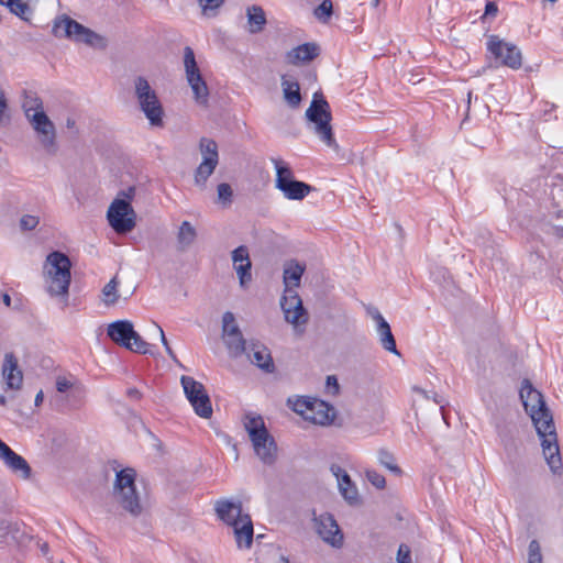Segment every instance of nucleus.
<instances>
[{"label": "nucleus", "mask_w": 563, "mask_h": 563, "mask_svg": "<svg viewBox=\"0 0 563 563\" xmlns=\"http://www.w3.org/2000/svg\"><path fill=\"white\" fill-rule=\"evenodd\" d=\"M223 3L224 0H199L202 13L206 16H211L210 12L220 8Z\"/></svg>", "instance_id": "46"}, {"label": "nucleus", "mask_w": 563, "mask_h": 563, "mask_svg": "<svg viewBox=\"0 0 563 563\" xmlns=\"http://www.w3.org/2000/svg\"><path fill=\"white\" fill-rule=\"evenodd\" d=\"M135 196V187L130 186L129 188L119 191L117 198L126 199L130 203Z\"/></svg>", "instance_id": "51"}, {"label": "nucleus", "mask_w": 563, "mask_h": 563, "mask_svg": "<svg viewBox=\"0 0 563 563\" xmlns=\"http://www.w3.org/2000/svg\"><path fill=\"white\" fill-rule=\"evenodd\" d=\"M368 312H369V314H371V317L373 318L374 321H375V316H377V313H380L378 311V309H376V308L369 309Z\"/></svg>", "instance_id": "64"}, {"label": "nucleus", "mask_w": 563, "mask_h": 563, "mask_svg": "<svg viewBox=\"0 0 563 563\" xmlns=\"http://www.w3.org/2000/svg\"><path fill=\"white\" fill-rule=\"evenodd\" d=\"M307 128L328 147L334 151L339 145L334 139L331 120V109L329 102L321 92H314L311 103L305 112Z\"/></svg>", "instance_id": "2"}, {"label": "nucleus", "mask_w": 563, "mask_h": 563, "mask_svg": "<svg viewBox=\"0 0 563 563\" xmlns=\"http://www.w3.org/2000/svg\"><path fill=\"white\" fill-rule=\"evenodd\" d=\"M412 390H413L415 393L420 394V395H421L422 397H424L426 399H430V398H431V396H430L429 391H427V390H424V389H422V388H420V387H418V386H413V387H412Z\"/></svg>", "instance_id": "58"}, {"label": "nucleus", "mask_w": 563, "mask_h": 563, "mask_svg": "<svg viewBox=\"0 0 563 563\" xmlns=\"http://www.w3.org/2000/svg\"><path fill=\"white\" fill-rule=\"evenodd\" d=\"M126 395L130 398L135 399V400L141 399V396H142L141 391L139 389L134 388V387L133 388H129L126 390Z\"/></svg>", "instance_id": "56"}, {"label": "nucleus", "mask_w": 563, "mask_h": 563, "mask_svg": "<svg viewBox=\"0 0 563 563\" xmlns=\"http://www.w3.org/2000/svg\"><path fill=\"white\" fill-rule=\"evenodd\" d=\"M375 322H376V331L378 333L379 342H380L382 346L386 351H388L395 355H399L395 336L390 330V325L385 320V318L382 316V313H377V316H375Z\"/></svg>", "instance_id": "21"}, {"label": "nucleus", "mask_w": 563, "mask_h": 563, "mask_svg": "<svg viewBox=\"0 0 563 563\" xmlns=\"http://www.w3.org/2000/svg\"><path fill=\"white\" fill-rule=\"evenodd\" d=\"M320 48L316 43H305L289 51L286 55L289 64L308 63L318 57Z\"/></svg>", "instance_id": "20"}, {"label": "nucleus", "mask_w": 563, "mask_h": 563, "mask_svg": "<svg viewBox=\"0 0 563 563\" xmlns=\"http://www.w3.org/2000/svg\"><path fill=\"white\" fill-rule=\"evenodd\" d=\"M377 457H378L379 464L382 466L386 467L388 471H390L397 475L401 473V470L399 468V466L396 463L395 456L389 451H387L385 449H379L378 453H377Z\"/></svg>", "instance_id": "36"}, {"label": "nucleus", "mask_w": 563, "mask_h": 563, "mask_svg": "<svg viewBox=\"0 0 563 563\" xmlns=\"http://www.w3.org/2000/svg\"><path fill=\"white\" fill-rule=\"evenodd\" d=\"M234 268L239 276L240 285L242 287H244L246 285V283L251 282V279H252V275H251L252 263H251V261H247L243 264L234 265Z\"/></svg>", "instance_id": "40"}, {"label": "nucleus", "mask_w": 563, "mask_h": 563, "mask_svg": "<svg viewBox=\"0 0 563 563\" xmlns=\"http://www.w3.org/2000/svg\"><path fill=\"white\" fill-rule=\"evenodd\" d=\"M313 520L316 531L324 542L338 549L343 545V534L331 514H321Z\"/></svg>", "instance_id": "14"}, {"label": "nucleus", "mask_w": 563, "mask_h": 563, "mask_svg": "<svg viewBox=\"0 0 563 563\" xmlns=\"http://www.w3.org/2000/svg\"><path fill=\"white\" fill-rule=\"evenodd\" d=\"M30 0H0V4L9 9V11L19 16L21 20L29 22L33 15V9L29 4Z\"/></svg>", "instance_id": "28"}, {"label": "nucleus", "mask_w": 563, "mask_h": 563, "mask_svg": "<svg viewBox=\"0 0 563 563\" xmlns=\"http://www.w3.org/2000/svg\"><path fill=\"white\" fill-rule=\"evenodd\" d=\"M398 563H411V552L408 545L400 544L397 552Z\"/></svg>", "instance_id": "48"}, {"label": "nucleus", "mask_w": 563, "mask_h": 563, "mask_svg": "<svg viewBox=\"0 0 563 563\" xmlns=\"http://www.w3.org/2000/svg\"><path fill=\"white\" fill-rule=\"evenodd\" d=\"M107 220L114 232L126 234L136 225V213L126 199L115 198L108 208Z\"/></svg>", "instance_id": "9"}, {"label": "nucleus", "mask_w": 563, "mask_h": 563, "mask_svg": "<svg viewBox=\"0 0 563 563\" xmlns=\"http://www.w3.org/2000/svg\"><path fill=\"white\" fill-rule=\"evenodd\" d=\"M134 92L140 109L150 123L154 126H162L164 114L163 106L148 80L142 76L136 77L134 80Z\"/></svg>", "instance_id": "8"}, {"label": "nucleus", "mask_w": 563, "mask_h": 563, "mask_svg": "<svg viewBox=\"0 0 563 563\" xmlns=\"http://www.w3.org/2000/svg\"><path fill=\"white\" fill-rule=\"evenodd\" d=\"M33 108H26L25 114L30 119L33 129L37 132L42 145L49 152L55 151V126L43 110L31 114Z\"/></svg>", "instance_id": "13"}, {"label": "nucleus", "mask_w": 563, "mask_h": 563, "mask_svg": "<svg viewBox=\"0 0 563 563\" xmlns=\"http://www.w3.org/2000/svg\"><path fill=\"white\" fill-rule=\"evenodd\" d=\"M108 336L118 345L131 349V336L134 335L133 323L129 320H118L108 325Z\"/></svg>", "instance_id": "19"}, {"label": "nucleus", "mask_w": 563, "mask_h": 563, "mask_svg": "<svg viewBox=\"0 0 563 563\" xmlns=\"http://www.w3.org/2000/svg\"><path fill=\"white\" fill-rule=\"evenodd\" d=\"M432 399L435 404L440 405L442 417H443L444 421L446 422V416H445V410H444L445 401H444L443 397L439 396L438 394H434L432 396Z\"/></svg>", "instance_id": "54"}, {"label": "nucleus", "mask_w": 563, "mask_h": 563, "mask_svg": "<svg viewBox=\"0 0 563 563\" xmlns=\"http://www.w3.org/2000/svg\"><path fill=\"white\" fill-rule=\"evenodd\" d=\"M495 62L500 60V64L511 69H519L522 65L521 51L511 43L505 42L495 35Z\"/></svg>", "instance_id": "16"}, {"label": "nucleus", "mask_w": 563, "mask_h": 563, "mask_svg": "<svg viewBox=\"0 0 563 563\" xmlns=\"http://www.w3.org/2000/svg\"><path fill=\"white\" fill-rule=\"evenodd\" d=\"M280 307L287 322L294 325L307 323L308 312L305 309L302 300L296 289H284V295L280 299Z\"/></svg>", "instance_id": "12"}, {"label": "nucleus", "mask_w": 563, "mask_h": 563, "mask_svg": "<svg viewBox=\"0 0 563 563\" xmlns=\"http://www.w3.org/2000/svg\"><path fill=\"white\" fill-rule=\"evenodd\" d=\"M490 398H492V396H490L489 391H487V393L482 391V400H483V402L487 404V406L489 405Z\"/></svg>", "instance_id": "61"}, {"label": "nucleus", "mask_w": 563, "mask_h": 563, "mask_svg": "<svg viewBox=\"0 0 563 563\" xmlns=\"http://www.w3.org/2000/svg\"><path fill=\"white\" fill-rule=\"evenodd\" d=\"M53 33L57 37H67L78 43H85L97 49L107 47V40L103 36L67 15L55 21Z\"/></svg>", "instance_id": "7"}, {"label": "nucleus", "mask_w": 563, "mask_h": 563, "mask_svg": "<svg viewBox=\"0 0 563 563\" xmlns=\"http://www.w3.org/2000/svg\"><path fill=\"white\" fill-rule=\"evenodd\" d=\"M135 476V471L131 467H126L117 472L113 484L114 498L120 506L133 517L140 516L143 511L140 496L136 492Z\"/></svg>", "instance_id": "5"}, {"label": "nucleus", "mask_w": 563, "mask_h": 563, "mask_svg": "<svg viewBox=\"0 0 563 563\" xmlns=\"http://www.w3.org/2000/svg\"><path fill=\"white\" fill-rule=\"evenodd\" d=\"M71 387V383L66 378L58 377L56 380V388L59 393H65Z\"/></svg>", "instance_id": "52"}, {"label": "nucleus", "mask_w": 563, "mask_h": 563, "mask_svg": "<svg viewBox=\"0 0 563 563\" xmlns=\"http://www.w3.org/2000/svg\"><path fill=\"white\" fill-rule=\"evenodd\" d=\"M528 563H543L540 543L532 540L528 547Z\"/></svg>", "instance_id": "41"}, {"label": "nucleus", "mask_w": 563, "mask_h": 563, "mask_svg": "<svg viewBox=\"0 0 563 563\" xmlns=\"http://www.w3.org/2000/svg\"><path fill=\"white\" fill-rule=\"evenodd\" d=\"M71 263L69 257L55 251L48 254L45 262V271L49 277L47 291L51 296H66L68 294L71 274Z\"/></svg>", "instance_id": "6"}, {"label": "nucleus", "mask_w": 563, "mask_h": 563, "mask_svg": "<svg viewBox=\"0 0 563 563\" xmlns=\"http://www.w3.org/2000/svg\"><path fill=\"white\" fill-rule=\"evenodd\" d=\"M289 200H302L313 188L300 180L294 179L279 189Z\"/></svg>", "instance_id": "25"}, {"label": "nucleus", "mask_w": 563, "mask_h": 563, "mask_svg": "<svg viewBox=\"0 0 563 563\" xmlns=\"http://www.w3.org/2000/svg\"><path fill=\"white\" fill-rule=\"evenodd\" d=\"M247 23H249V32L251 34H256L263 31L266 25V15L262 7L252 5L246 10Z\"/></svg>", "instance_id": "27"}, {"label": "nucleus", "mask_w": 563, "mask_h": 563, "mask_svg": "<svg viewBox=\"0 0 563 563\" xmlns=\"http://www.w3.org/2000/svg\"><path fill=\"white\" fill-rule=\"evenodd\" d=\"M184 68L186 79L194 92L196 102L201 106H207L209 100V88L206 80L202 78L196 62L195 53L189 46L184 48Z\"/></svg>", "instance_id": "10"}, {"label": "nucleus", "mask_w": 563, "mask_h": 563, "mask_svg": "<svg viewBox=\"0 0 563 563\" xmlns=\"http://www.w3.org/2000/svg\"><path fill=\"white\" fill-rule=\"evenodd\" d=\"M42 401H43V393H42V391H40V393L35 396V406H38Z\"/></svg>", "instance_id": "63"}, {"label": "nucleus", "mask_w": 563, "mask_h": 563, "mask_svg": "<svg viewBox=\"0 0 563 563\" xmlns=\"http://www.w3.org/2000/svg\"><path fill=\"white\" fill-rule=\"evenodd\" d=\"M493 14V1L488 0L485 5L484 14L482 15V19H485Z\"/></svg>", "instance_id": "57"}, {"label": "nucleus", "mask_w": 563, "mask_h": 563, "mask_svg": "<svg viewBox=\"0 0 563 563\" xmlns=\"http://www.w3.org/2000/svg\"><path fill=\"white\" fill-rule=\"evenodd\" d=\"M325 386H327V389L330 393H332L333 395L339 393V382L334 375L327 376Z\"/></svg>", "instance_id": "50"}, {"label": "nucleus", "mask_w": 563, "mask_h": 563, "mask_svg": "<svg viewBox=\"0 0 563 563\" xmlns=\"http://www.w3.org/2000/svg\"><path fill=\"white\" fill-rule=\"evenodd\" d=\"M305 271V264H301L295 260L286 262L283 273L285 289H296L299 287Z\"/></svg>", "instance_id": "22"}, {"label": "nucleus", "mask_w": 563, "mask_h": 563, "mask_svg": "<svg viewBox=\"0 0 563 563\" xmlns=\"http://www.w3.org/2000/svg\"><path fill=\"white\" fill-rule=\"evenodd\" d=\"M476 362H477V373L478 374H484L485 371H486V367L484 365H482V362H481V354H478L476 356Z\"/></svg>", "instance_id": "60"}, {"label": "nucleus", "mask_w": 563, "mask_h": 563, "mask_svg": "<svg viewBox=\"0 0 563 563\" xmlns=\"http://www.w3.org/2000/svg\"><path fill=\"white\" fill-rule=\"evenodd\" d=\"M216 512L222 521L233 527L238 547L251 548L253 522L250 515L242 512V504L221 499L216 503Z\"/></svg>", "instance_id": "3"}, {"label": "nucleus", "mask_w": 563, "mask_h": 563, "mask_svg": "<svg viewBox=\"0 0 563 563\" xmlns=\"http://www.w3.org/2000/svg\"><path fill=\"white\" fill-rule=\"evenodd\" d=\"M282 88L286 103L292 109L298 108L302 99L298 81L287 79L285 76H283Z\"/></svg>", "instance_id": "24"}, {"label": "nucleus", "mask_w": 563, "mask_h": 563, "mask_svg": "<svg viewBox=\"0 0 563 563\" xmlns=\"http://www.w3.org/2000/svg\"><path fill=\"white\" fill-rule=\"evenodd\" d=\"M1 372L7 389L20 390L22 388L23 372L19 366L18 357L12 352L4 354Z\"/></svg>", "instance_id": "17"}, {"label": "nucleus", "mask_w": 563, "mask_h": 563, "mask_svg": "<svg viewBox=\"0 0 563 563\" xmlns=\"http://www.w3.org/2000/svg\"><path fill=\"white\" fill-rule=\"evenodd\" d=\"M217 191H218V199L221 202H223V203L231 202L233 191L229 184L222 183V184L218 185Z\"/></svg>", "instance_id": "43"}, {"label": "nucleus", "mask_w": 563, "mask_h": 563, "mask_svg": "<svg viewBox=\"0 0 563 563\" xmlns=\"http://www.w3.org/2000/svg\"><path fill=\"white\" fill-rule=\"evenodd\" d=\"M252 364L266 373H273L275 369L271 351L261 342L252 341L245 353Z\"/></svg>", "instance_id": "18"}, {"label": "nucleus", "mask_w": 563, "mask_h": 563, "mask_svg": "<svg viewBox=\"0 0 563 563\" xmlns=\"http://www.w3.org/2000/svg\"><path fill=\"white\" fill-rule=\"evenodd\" d=\"M2 301L7 307L11 306V297L7 292L2 295Z\"/></svg>", "instance_id": "62"}, {"label": "nucleus", "mask_w": 563, "mask_h": 563, "mask_svg": "<svg viewBox=\"0 0 563 563\" xmlns=\"http://www.w3.org/2000/svg\"><path fill=\"white\" fill-rule=\"evenodd\" d=\"M131 351L142 354L154 355L151 350V344L142 339V336L134 330V335L131 336Z\"/></svg>", "instance_id": "38"}, {"label": "nucleus", "mask_w": 563, "mask_h": 563, "mask_svg": "<svg viewBox=\"0 0 563 563\" xmlns=\"http://www.w3.org/2000/svg\"><path fill=\"white\" fill-rule=\"evenodd\" d=\"M40 222L38 217L33 214H24L20 219V228L23 231H31L34 230Z\"/></svg>", "instance_id": "44"}, {"label": "nucleus", "mask_w": 563, "mask_h": 563, "mask_svg": "<svg viewBox=\"0 0 563 563\" xmlns=\"http://www.w3.org/2000/svg\"><path fill=\"white\" fill-rule=\"evenodd\" d=\"M272 163L276 169L275 187L277 189H280L287 183H290L295 179L292 170L284 161L280 158H272Z\"/></svg>", "instance_id": "32"}, {"label": "nucleus", "mask_w": 563, "mask_h": 563, "mask_svg": "<svg viewBox=\"0 0 563 563\" xmlns=\"http://www.w3.org/2000/svg\"><path fill=\"white\" fill-rule=\"evenodd\" d=\"M0 460L14 474L23 479H29L32 475V468L27 461L15 453L7 443L0 439Z\"/></svg>", "instance_id": "15"}, {"label": "nucleus", "mask_w": 563, "mask_h": 563, "mask_svg": "<svg viewBox=\"0 0 563 563\" xmlns=\"http://www.w3.org/2000/svg\"><path fill=\"white\" fill-rule=\"evenodd\" d=\"M338 485L342 497L349 505L355 506L360 504L357 488L349 474H343Z\"/></svg>", "instance_id": "29"}, {"label": "nucleus", "mask_w": 563, "mask_h": 563, "mask_svg": "<svg viewBox=\"0 0 563 563\" xmlns=\"http://www.w3.org/2000/svg\"><path fill=\"white\" fill-rule=\"evenodd\" d=\"M331 472L333 473V475L336 477V481H338V484L340 483V479L342 477L343 474H347L341 466L339 465H332L331 466Z\"/></svg>", "instance_id": "55"}, {"label": "nucleus", "mask_w": 563, "mask_h": 563, "mask_svg": "<svg viewBox=\"0 0 563 563\" xmlns=\"http://www.w3.org/2000/svg\"><path fill=\"white\" fill-rule=\"evenodd\" d=\"M225 347L228 349L229 355L232 358H238L246 353L249 344L244 339L243 334L240 333L236 336L222 338Z\"/></svg>", "instance_id": "31"}, {"label": "nucleus", "mask_w": 563, "mask_h": 563, "mask_svg": "<svg viewBox=\"0 0 563 563\" xmlns=\"http://www.w3.org/2000/svg\"><path fill=\"white\" fill-rule=\"evenodd\" d=\"M486 36V48L489 53H493V35L485 34Z\"/></svg>", "instance_id": "59"}, {"label": "nucleus", "mask_w": 563, "mask_h": 563, "mask_svg": "<svg viewBox=\"0 0 563 563\" xmlns=\"http://www.w3.org/2000/svg\"><path fill=\"white\" fill-rule=\"evenodd\" d=\"M217 166L218 163L211 159H202L195 170V185L198 186L200 189H205L207 186L208 178L213 174Z\"/></svg>", "instance_id": "30"}, {"label": "nucleus", "mask_w": 563, "mask_h": 563, "mask_svg": "<svg viewBox=\"0 0 563 563\" xmlns=\"http://www.w3.org/2000/svg\"><path fill=\"white\" fill-rule=\"evenodd\" d=\"M154 328L159 335L161 342L163 343V345L166 350V353L169 355L170 358L176 360V355H175L174 351L172 350V347L169 346L163 329L156 323H154Z\"/></svg>", "instance_id": "49"}, {"label": "nucleus", "mask_w": 563, "mask_h": 563, "mask_svg": "<svg viewBox=\"0 0 563 563\" xmlns=\"http://www.w3.org/2000/svg\"><path fill=\"white\" fill-rule=\"evenodd\" d=\"M316 398L310 397H297L295 399L288 398V406L298 415L302 416L308 420V416L311 412L312 402Z\"/></svg>", "instance_id": "33"}, {"label": "nucleus", "mask_w": 563, "mask_h": 563, "mask_svg": "<svg viewBox=\"0 0 563 563\" xmlns=\"http://www.w3.org/2000/svg\"><path fill=\"white\" fill-rule=\"evenodd\" d=\"M242 333L235 317L231 311H227L222 316V338L236 336Z\"/></svg>", "instance_id": "35"}, {"label": "nucleus", "mask_w": 563, "mask_h": 563, "mask_svg": "<svg viewBox=\"0 0 563 563\" xmlns=\"http://www.w3.org/2000/svg\"><path fill=\"white\" fill-rule=\"evenodd\" d=\"M199 150L202 155V159H211L219 163L218 144L214 140L208 137H201L199 142Z\"/></svg>", "instance_id": "34"}, {"label": "nucleus", "mask_w": 563, "mask_h": 563, "mask_svg": "<svg viewBox=\"0 0 563 563\" xmlns=\"http://www.w3.org/2000/svg\"><path fill=\"white\" fill-rule=\"evenodd\" d=\"M197 238V231L189 221H183L177 232V249L180 252L188 250Z\"/></svg>", "instance_id": "26"}, {"label": "nucleus", "mask_w": 563, "mask_h": 563, "mask_svg": "<svg viewBox=\"0 0 563 563\" xmlns=\"http://www.w3.org/2000/svg\"><path fill=\"white\" fill-rule=\"evenodd\" d=\"M9 109L8 100L5 98V95L2 90H0V124H3L4 122L9 121V115L7 114Z\"/></svg>", "instance_id": "47"}, {"label": "nucleus", "mask_w": 563, "mask_h": 563, "mask_svg": "<svg viewBox=\"0 0 563 563\" xmlns=\"http://www.w3.org/2000/svg\"><path fill=\"white\" fill-rule=\"evenodd\" d=\"M184 393L196 415L203 419L212 416V405L205 386L190 376H181L180 378Z\"/></svg>", "instance_id": "11"}, {"label": "nucleus", "mask_w": 563, "mask_h": 563, "mask_svg": "<svg viewBox=\"0 0 563 563\" xmlns=\"http://www.w3.org/2000/svg\"><path fill=\"white\" fill-rule=\"evenodd\" d=\"M232 261L234 265L243 264L250 260L247 247L244 245H241L233 250L232 252Z\"/></svg>", "instance_id": "45"}, {"label": "nucleus", "mask_w": 563, "mask_h": 563, "mask_svg": "<svg viewBox=\"0 0 563 563\" xmlns=\"http://www.w3.org/2000/svg\"><path fill=\"white\" fill-rule=\"evenodd\" d=\"M119 282L117 277H113L102 289L103 302L107 306L114 305L119 299L118 294Z\"/></svg>", "instance_id": "37"}, {"label": "nucleus", "mask_w": 563, "mask_h": 563, "mask_svg": "<svg viewBox=\"0 0 563 563\" xmlns=\"http://www.w3.org/2000/svg\"><path fill=\"white\" fill-rule=\"evenodd\" d=\"M333 12V3L331 0H323L316 9L314 15L318 20L327 22Z\"/></svg>", "instance_id": "39"}, {"label": "nucleus", "mask_w": 563, "mask_h": 563, "mask_svg": "<svg viewBox=\"0 0 563 563\" xmlns=\"http://www.w3.org/2000/svg\"><path fill=\"white\" fill-rule=\"evenodd\" d=\"M365 476L367 481L376 488L383 489L386 486L385 477L375 470H366Z\"/></svg>", "instance_id": "42"}, {"label": "nucleus", "mask_w": 563, "mask_h": 563, "mask_svg": "<svg viewBox=\"0 0 563 563\" xmlns=\"http://www.w3.org/2000/svg\"><path fill=\"white\" fill-rule=\"evenodd\" d=\"M334 418L333 408L323 400L314 399L308 420L316 424H328Z\"/></svg>", "instance_id": "23"}, {"label": "nucleus", "mask_w": 563, "mask_h": 563, "mask_svg": "<svg viewBox=\"0 0 563 563\" xmlns=\"http://www.w3.org/2000/svg\"><path fill=\"white\" fill-rule=\"evenodd\" d=\"M520 399L541 439L544 459L550 468L556 472L561 467V457L552 413L542 394L533 388L529 379L522 380Z\"/></svg>", "instance_id": "1"}, {"label": "nucleus", "mask_w": 563, "mask_h": 563, "mask_svg": "<svg viewBox=\"0 0 563 563\" xmlns=\"http://www.w3.org/2000/svg\"><path fill=\"white\" fill-rule=\"evenodd\" d=\"M243 423L256 456L266 465L274 464L277 457V444L269 434L263 418L246 415Z\"/></svg>", "instance_id": "4"}, {"label": "nucleus", "mask_w": 563, "mask_h": 563, "mask_svg": "<svg viewBox=\"0 0 563 563\" xmlns=\"http://www.w3.org/2000/svg\"><path fill=\"white\" fill-rule=\"evenodd\" d=\"M23 107H24V110L26 108H33L32 110H34V112H35V111L42 110V101L38 98L34 97V98H31L30 103L25 102L23 104Z\"/></svg>", "instance_id": "53"}]
</instances>
